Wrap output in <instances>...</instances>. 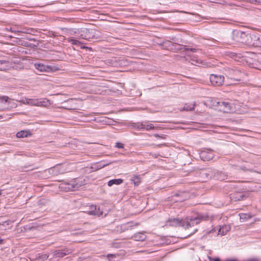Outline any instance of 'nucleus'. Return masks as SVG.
<instances>
[{
	"label": "nucleus",
	"instance_id": "nucleus-4",
	"mask_svg": "<svg viewBox=\"0 0 261 261\" xmlns=\"http://www.w3.org/2000/svg\"><path fill=\"white\" fill-rule=\"evenodd\" d=\"M201 174L205 175L208 178H211L212 177H215L216 179L220 180H224L227 179V174L222 171H214L212 169H207L203 171Z\"/></svg>",
	"mask_w": 261,
	"mask_h": 261
},
{
	"label": "nucleus",
	"instance_id": "nucleus-2",
	"mask_svg": "<svg viewBox=\"0 0 261 261\" xmlns=\"http://www.w3.org/2000/svg\"><path fill=\"white\" fill-rule=\"evenodd\" d=\"M244 76V74L239 70L229 69L226 73V76L227 80H230L227 82L226 85L236 84V82H241Z\"/></svg>",
	"mask_w": 261,
	"mask_h": 261
},
{
	"label": "nucleus",
	"instance_id": "nucleus-17",
	"mask_svg": "<svg viewBox=\"0 0 261 261\" xmlns=\"http://www.w3.org/2000/svg\"><path fill=\"white\" fill-rule=\"evenodd\" d=\"M138 127L141 129L150 130L154 128V126L152 124L141 123L138 125Z\"/></svg>",
	"mask_w": 261,
	"mask_h": 261
},
{
	"label": "nucleus",
	"instance_id": "nucleus-26",
	"mask_svg": "<svg viewBox=\"0 0 261 261\" xmlns=\"http://www.w3.org/2000/svg\"><path fill=\"white\" fill-rule=\"evenodd\" d=\"M195 105H193L191 107H189L188 106H185L184 108V109L186 111H193L194 109Z\"/></svg>",
	"mask_w": 261,
	"mask_h": 261
},
{
	"label": "nucleus",
	"instance_id": "nucleus-6",
	"mask_svg": "<svg viewBox=\"0 0 261 261\" xmlns=\"http://www.w3.org/2000/svg\"><path fill=\"white\" fill-rule=\"evenodd\" d=\"M210 80L211 84L215 86H219L224 82L227 83L224 80V77L221 75L211 74L210 75Z\"/></svg>",
	"mask_w": 261,
	"mask_h": 261
},
{
	"label": "nucleus",
	"instance_id": "nucleus-15",
	"mask_svg": "<svg viewBox=\"0 0 261 261\" xmlns=\"http://www.w3.org/2000/svg\"><path fill=\"white\" fill-rule=\"evenodd\" d=\"M37 99H29L25 98L22 100L23 103L34 106H36V105H37Z\"/></svg>",
	"mask_w": 261,
	"mask_h": 261
},
{
	"label": "nucleus",
	"instance_id": "nucleus-37",
	"mask_svg": "<svg viewBox=\"0 0 261 261\" xmlns=\"http://www.w3.org/2000/svg\"><path fill=\"white\" fill-rule=\"evenodd\" d=\"M159 137L162 138V139H164L165 137H164V135H162L161 136H159V135H158Z\"/></svg>",
	"mask_w": 261,
	"mask_h": 261
},
{
	"label": "nucleus",
	"instance_id": "nucleus-20",
	"mask_svg": "<svg viewBox=\"0 0 261 261\" xmlns=\"http://www.w3.org/2000/svg\"><path fill=\"white\" fill-rule=\"evenodd\" d=\"M36 105V106H43V107H46L48 105H50L49 100H47L46 101L45 100H40L38 99H37V101Z\"/></svg>",
	"mask_w": 261,
	"mask_h": 261
},
{
	"label": "nucleus",
	"instance_id": "nucleus-30",
	"mask_svg": "<svg viewBox=\"0 0 261 261\" xmlns=\"http://www.w3.org/2000/svg\"><path fill=\"white\" fill-rule=\"evenodd\" d=\"M8 63V62L7 61L0 60V64H3L5 63ZM0 70H3V69L2 68H0Z\"/></svg>",
	"mask_w": 261,
	"mask_h": 261
},
{
	"label": "nucleus",
	"instance_id": "nucleus-11",
	"mask_svg": "<svg viewBox=\"0 0 261 261\" xmlns=\"http://www.w3.org/2000/svg\"><path fill=\"white\" fill-rule=\"evenodd\" d=\"M34 66L38 70L41 72L49 71L52 70L51 67L41 63H35Z\"/></svg>",
	"mask_w": 261,
	"mask_h": 261
},
{
	"label": "nucleus",
	"instance_id": "nucleus-3",
	"mask_svg": "<svg viewBox=\"0 0 261 261\" xmlns=\"http://www.w3.org/2000/svg\"><path fill=\"white\" fill-rule=\"evenodd\" d=\"M207 218V216L200 214H197L195 216H192L190 218H188L186 221H184L185 228L188 229L192 226H194V224L197 225L201 221L206 220Z\"/></svg>",
	"mask_w": 261,
	"mask_h": 261
},
{
	"label": "nucleus",
	"instance_id": "nucleus-34",
	"mask_svg": "<svg viewBox=\"0 0 261 261\" xmlns=\"http://www.w3.org/2000/svg\"><path fill=\"white\" fill-rule=\"evenodd\" d=\"M76 37H77V38H79V39H82V38H81V33H80V31L79 32V33L77 34V35H76Z\"/></svg>",
	"mask_w": 261,
	"mask_h": 261
},
{
	"label": "nucleus",
	"instance_id": "nucleus-32",
	"mask_svg": "<svg viewBox=\"0 0 261 261\" xmlns=\"http://www.w3.org/2000/svg\"><path fill=\"white\" fill-rule=\"evenodd\" d=\"M10 30L12 32H20V31H18V30H16L14 28H11L10 29Z\"/></svg>",
	"mask_w": 261,
	"mask_h": 261
},
{
	"label": "nucleus",
	"instance_id": "nucleus-35",
	"mask_svg": "<svg viewBox=\"0 0 261 261\" xmlns=\"http://www.w3.org/2000/svg\"><path fill=\"white\" fill-rule=\"evenodd\" d=\"M3 98L5 100V101L7 102L8 101L9 97L8 96H4Z\"/></svg>",
	"mask_w": 261,
	"mask_h": 261
},
{
	"label": "nucleus",
	"instance_id": "nucleus-41",
	"mask_svg": "<svg viewBox=\"0 0 261 261\" xmlns=\"http://www.w3.org/2000/svg\"><path fill=\"white\" fill-rule=\"evenodd\" d=\"M245 167H244V168H242V169L243 170L245 171V170H246V169H245Z\"/></svg>",
	"mask_w": 261,
	"mask_h": 261
},
{
	"label": "nucleus",
	"instance_id": "nucleus-24",
	"mask_svg": "<svg viewBox=\"0 0 261 261\" xmlns=\"http://www.w3.org/2000/svg\"><path fill=\"white\" fill-rule=\"evenodd\" d=\"M251 218V216L247 214H242L240 215V219L241 220H245V219H248Z\"/></svg>",
	"mask_w": 261,
	"mask_h": 261
},
{
	"label": "nucleus",
	"instance_id": "nucleus-14",
	"mask_svg": "<svg viewBox=\"0 0 261 261\" xmlns=\"http://www.w3.org/2000/svg\"><path fill=\"white\" fill-rule=\"evenodd\" d=\"M213 156L212 153L207 152L205 151H202L200 153V157L203 161L210 160L213 158Z\"/></svg>",
	"mask_w": 261,
	"mask_h": 261
},
{
	"label": "nucleus",
	"instance_id": "nucleus-8",
	"mask_svg": "<svg viewBox=\"0 0 261 261\" xmlns=\"http://www.w3.org/2000/svg\"><path fill=\"white\" fill-rule=\"evenodd\" d=\"M72 250L69 248H64L62 250H57L54 252V255L57 257H63L64 256L71 253Z\"/></svg>",
	"mask_w": 261,
	"mask_h": 261
},
{
	"label": "nucleus",
	"instance_id": "nucleus-5",
	"mask_svg": "<svg viewBox=\"0 0 261 261\" xmlns=\"http://www.w3.org/2000/svg\"><path fill=\"white\" fill-rule=\"evenodd\" d=\"M105 62L106 64L108 66L116 67L125 66L127 63V62L126 60L117 59L116 57H113L111 59H106Z\"/></svg>",
	"mask_w": 261,
	"mask_h": 261
},
{
	"label": "nucleus",
	"instance_id": "nucleus-33",
	"mask_svg": "<svg viewBox=\"0 0 261 261\" xmlns=\"http://www.w3.org/2000/svg\"><path fill=\"white\" fill-rule=\"evenodd\" d=\"M48 255H47L46 254H43L42 255H41V257L43 259H46L47 258H48Z\"/></svg>",
	"mask_w": 261,
	"mask_h": 261
},
{
	"label": "nucleus",
	"instance_id": "nucleus-27",
	"mask_svg": "<svg viewBox=\"0 0 261 261\" xmlns=\"http://www.w3.org/2000/svg\"><path fill=\"white\" fill-rule=\"evenodd\" d=\"M183 49L185 51H191L192 52H196L198 49L193 48L184 47Z\"/></svg>",
	"mask_w": 261,
	"mask_h": 261
},
{
	"label": "nucleus",
	"instance_id": "nucleus-39",
	"mask_svg": "<svg viewBox=\"0 0 261 261\" xmlns=\"http://www.w3.org/2000/svg\"><path fill=\"white\" fill-rule=\"evenodd\" d=\"M214 261H220V260L219 258H216L214 259Z\"/></svg>",
	"mask_w": 261,
	"mask_h": 261
},
{
	"label": "nucleus",
	"instance_id": "nucleus-13",
	"mask_svg": "<svg viewBox=\"0 0 261 261\" xmlns=\"http://www.w3.org/2000/svg\"><path fill=\"white\" fill-rule=\"evenodd\" d=\"M146 238L145 234L142 232L135 233L132 236V238L136 241H143L145 240Z\"/></svg>",
	"mask_w": 261,
	"mask_h": 261
},
{
	"label": "nucleus",
	"instance_id": "nucleus-7",
	"mask_svg": "<svg viewBox=\"0 0 261 261\" xmlns=\"http://www.w3.org/2000/svg\"><path fill=\"white\" fill-rule=\"evenodd\" d=\"M96 31L93 29H83L80 30L81 38L86 40H90L94 38Z\"/></svg>",
	"mask_w": 261,
	"mask_h": 261
},
{
	"label": "nucleus",
	"instance_id": "nucleus-12",
	"mask_svg": "<svg viewBox=\"0 0 261 261\" xmlns=\"http://www.w3.org/2000/svg\"><path fill=\"white\" fill-rule=\"evenodd\" d=\"M218 104L220 107L222 108L221 111L224 113H227L230 110V104L229 102L222 101L219 102Z\"/></svg>",
	"mask_w": 261,
	"mask_h": 261
},
{
	"label": "nucleus",
	"instance_id": "nucleus-16",
	"mask_svg": "<svg viewBox=\"0 0 261 261\" xmlns=\"http://www.w3.org/2000/svg\"><path fill=\"white\" fill-rule=\"evenodd\" d=\"M230 198L234 201H239L243 199L244 195L241 193H236L230 195Z\"/></svg>",
	"mask_w": 261,
	"mask_h": 261
},
{
	"label": "nucleus",
	"instance_id": "nucleus-42",
	"mask_svg": "<svg viewBox=\"0 0 261 261\" xmlns=\"http://www.w3.org/2000/svg\"><path fill=\"white\" fill-rule=\"evenodd\" d=\"M2 193H1V190H0V195H1Z\"/></svg>",
	"mask_w": 261,
	"mask_h": 261
},
{
	"label": "nucleus",
	"instance_id": "nucleus-28",
	"mask_svg": "<svg viewBox=\"0 0 261 261\" xmlns=\"http://www.w3.org/2000/svg\"><path fill=\"white\" fill-rule=\"evenodd\" d=\"M244 261H259V259L258 257H254L252 258H248Z\"/></svg>",
	"mask_w": 261,
	"mask_h": 261
},
{
	"label": "nucleus",
	"instance_id": "nucleus-38",
	"mask_svg": "<svg viewBox=\"0 0 261 261\" xmlns=\"http://www.w3.org/2000/svg\"><path fill=\"white\" fill-rule=\"evenodd\" d=\"M3 243V240L2 239H0V244H2Z\"/></svg>",
	"mask_w": 261,
	"mask_h": 261
},
{
	"label": "nucleus",
	"instance_id": "nucleus-43",
	"mask_svg": "<svg viewBox=\"0 0 261 261\" xmlns=\"http://www.w3.org/2000/svg\"><path fill=\"white\" fill-rule=\"evenodd\" d=\"M49 261H51V260H49Z\"/></svg>",
	"mask_w": 261,
	"mask_h": 261
},
{
	"label": "nucleus",
	"instance_id": "nucleus-36",
	"mask_svg": "<svg viewBox=\"0 0 261 261\" xmlns=\"http://www.w3.org/2000/svg\"><path fill=\"white\" fill-rule=\"evenodd\" d=\"M225 261H237L236 259H227Z\"/></svg>",
	"mask_w": 261,
	"mask_h": 261
},
{
	"label": "nucleus",
	"instance_id": "nucleus-23",
	"mask_svg": "<svg viewBox=\"0 0 261 261\" xmlns=\"http://www.w3.org/2000/svg\"><path fill=\"white\" fill-rule=\"evenodd\" d=\"M68 40L73 45H79L81 43L80 41L77 39H74L73 38H69Z\"/></svg>",
	"mask_w": 261,
	"mask_h": 261
},
{
	"label": "nucleus",
	"instance_id": "nucleus-19",
	"mask_svg": "<svg viewBox=\"0 0 261 261\" xmlns=\"http://www.w3.org/2000/svg\"><path fill=\"white\" fill-rule=\"evenodd\" d=\"M122 182L123 180L121 179H112L108 182V185L109 187H111L113 185H120V184L122 183Z\"/></svg>",
	"mask_w": 261,
	"mask_h": 261
},
{
	"label": "nucleus",
	"instance_id": "nucleus-40",
	"mask_svg": "<svg viewBox=\"0 0 261 261\" xmlns=\"http://www.w3.org/2000/svg\"><path fill=\"white\" fill-rule=\"evenodd\" d=\"M108 165V164H105V165H103L102 166V167H105L106 166H107V165Z\"/></svg>",
	"mask_w": 261,
	"mask_h": 261
},
{
	"label": "nucleus",
	"instance_id": "nucleus-22",
	"mask_svg": "<svg viewBox=\"0 0 261 261\" xmlns=\"http://www.w3.org/2000/svg\"><path fill=\"white\" fill-rule=\"evenodd\" d=\"M75 181L71 184H69L68 189L70 190H74L76 189H78L81 185H79L77 184L74 183Z\"/></svg>",
	"mask_w": 261,
	"mask_h": 261
},
{
	"label": "nucleus",
	"instance_id": "nucleus-1",
	"mask_svg": "<svg viewBox=\"0 0 261 261\" xmlns=\"http://www.w3.org/2000/svg\"><path fill=\"white\" fill-rule=\"evenodd\" d=\"M232 39L233 42H229L230 43L234 44L236 43H240L247 44L248 45L257 46V42L253 41L256 39L259 40L260 38L257 37L256 35L251 36L250 34L246 33L244 32L240 31H234L232 32Z\"/></svg>",
	"mask_w": 261,
	"mask_h": 261
},
{
	"label": "nucleus",
	"instance_id": "nucleus-29",
	"mask_svg": "<svg viewBox=\"0 0 261 261\" xmlns=\"http://www.w3.org/2000/svg\"><path fill=\"white\" fill-rule=\"evenodd\" d=\"M115 146L119 148H123L124 147V145L121 143H117Z\"/></svg>",
	"mask_w": 261,
	"mask_h": 261
},
{
	"label": "nucleus",
	"instance_id": "nucleus-31",
	"mask_svg": "<svg viewBox=\"0 0 261 261\" xmlns=\"http://www.w3.org/2000/svg\"><path fill=\"white\" fill-rule=\"evenodd\" d=\"M115 256H116V255H115V254H108L107 255V258H108V259H110V258L111 257H115ZM109 260L110 261V259H109Z\"/></svg>",
	"mask_w": 261,
	"mask_h": 261
},
{
	"label": "nucleus",
	"instance_id": "nucleus-18",
	"mask_svg": "<svg viewBox=\"0 0 261 261\" xmlns=\"http://www.w3.org/2000/svg\"><path fill=\"white\" fill-rule=\"evenodd\" d=\"M31 134L30 132L27 130H21L16 134L17 138H24L31 136Z\"/></svg>",
	"mask_w": 261,
	"mask_h": 261
},
{
	"label": "nucleus",
	"instance_id": "nucleus-10",
	"mask_svg": "<svg viewBox=\"0 0 261 261\" xmlns=\"http://www.w3.org/2000/svg\"><path fill=\"white\" fill-rule=\"evenodd\" d=\"M167 225L170 226L177 227L181 225L185 228V223L177 219H173L169 220L167 223Z\"/></svg>",
	"mask_w": 261,
	"mask_h": 261
},
{
	"label": "nucleus",
	"instance_id": "nucleus-9",
	"mask_svg": "<svg viewBox=\"0 0 261 261\" xmlns=\"http://www.w3.org/2000/svg\"><path fill=\"white\" fill-rule=\"evenodd\" d=\"M89 210L88 211V214L90 215H96L100 216L102 215L103 212L101 211L99 207L97 208L95 205H91L89 206Z\"/></svg>",
	"mask_w": 261,
	"mask_h": 261
},
{
	"label": "nucleus",
	"instance_id": "nucleus-21",
	"mask_svg": "<svg viewBox=\"0 0 261 261\" xmlns=\"http://www.w3.org/2000/svg\"><path fill=\"white\" fill-rule=\"evenodd\" d=\"M131 180L133 181L135 185L138 186L141 182V178L139 176H134Z\"/></svg>",
	"mask_w": 261,
	"mask_h": 261
},
{
	"label": "nucleus",
	"instance_id": "nucleus-25",
	"mask_svg": "<svg viewBox=\"0 0 261 261\" xmlns=\"http://www.w3.org/2000/svg\"><path fill=\"white\" fill-rule=\"evenodd\" d=\"M230 56L231 58H233L235 60H237V58L238 57L240 58L241 57V55L239 54L238 55V54L235 53H231L230 54Z\"/></svg>",
	"mask_w": 261,
	"mask_h": 261
}]
</instances>
